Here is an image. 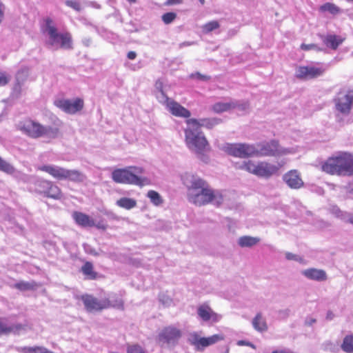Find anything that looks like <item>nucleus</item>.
Listing matches in <instances>:
<instances>
[{
  "label": "nucleus",
  "instance_id": "f257e3e1",
  "mask_svg": "<svg viewBox=\"0 0 353 353\" xmlns=\"http://www.w3.org/2000/svg\"><path fill=\"white\" fill-rule=\"evenodd\" d=\"M185 142L188 149L194 152L198 158L205 161L204 155L209 148V143L201 129L198 128L196 119H188L185 121Z\"/></svg>",
  "mask_w": 353,
  "mask_h": 353
},
{
  "label": "nucleus",
  "instance_id": "f03ea898",
  "mask_svg": "<svg viewBox=\"0 0 353 353\" xmlns=\"http://www.w3.org/2000/svg\"><path fill=\"white\" fill-rule=\"evenodd\" d=\"M41 30L48 37L46 45L49 48L54 50L59 48L72 50L73 48L71 34L69 32L59 33L57 28L53 26V21L50 18L44 19Z\"/></svg>",
  "mask_w": 353,
  "mask_h": 353
},
{
  "label": "nucleus",
  "instance_id": "7ed1b4c3",
  "mask_svg": "<svg viewBox=\"0 0 353 353\" xmlns=\"http://www.w3.org/2000/svg\"><path fill=\"white\" fill-rule=\"evenodd\" d=\"M324 172L343 176L353 174V157L352 154L344 152L339 156L329 159L322 166Z\"/></svg>",
  "mask_w": 353,
  "mask_h": 353
},
{
  "label": "nucleus",
  "instance_id": "20e7f679",
  "mask_svg": "<svg viewBox=\"0 0 353 353\" xmlns=\"http://www.w3.org/2000/svg\"><path fill=\"white\" fill-rule=\"evenodd\" d=\"M143 169L130 166L123 169H116L112 172V180L117 183L131 184L143 186L149 184V179L142 176Z\"/></svg>",
  "mask_w": 353,
  "mask_h": 353
},
{
  "label": "nucleus",
  "instance_id": "39448f33",
  "mask_svg": "<svg viewBox=\"0 0 353 353\" xmlns=\"http://www.w3.org/2000/svg\"><path fill=\"white\" fill-rule=\"evenodd\" d=\"M17 127L23 133L34 139L40 137L56 139L59 134L58 128L43 125L32 120L21 121L18 123Z\"/></svg>",
  "mask_w": 353,
  "mask_h": 353
},
{
  "label": "nucleus",
  "instance_id": "423d86ee",
  "mask_svg": "<svg viewBox=\"0 0 353 353\" xmlns=\"http://www.w3.org/2000/svg\"><path fill=\"white\" fill-rule=\"evenodd\" d=\"M190 203L202 206L209 203L219 206L223 202V196L219 190L210 187L207 182L201 189L188 200Z\"/></svg>",
  "mask_w": 353,
  "mask_h": 353
},
{
  "label": "nucleus",
  "instance_id": "0eeeda50",
  "mask_svg": "<svg viewBox=\"0 0 353 353\" xmlns=\"http://www.w3.org/2000/svg\"><path fill=\"white\" fill-rule=\"evenodd\" d=\"M38 170L46 172L57 180H68L74 183H81L86 179L85 175L77 170H68L56 165H43Z\"/></svg>",
  "mask_w": 353,
  "mask_h": 353
},
{
  "label": "nucleus",
  "instance_id": "6e6552de",
  "mask_svg": "<svg viewBox=\"0 0 353 353\" xmlns=\"http://www.w3.org/2000/svg\"><path fill=\"white\" fill-rule=\"evenodd\" d=\"M21 179L24 181H28L32 184L31 188L37 193L54 199H60L61 198V191L60 188L54 185L52 181L43 179L33 178L26 174H21Z\"/></svg>",
  "mask_w": 353,
  "mask_h": 353
},
{
  "label": "nucleus",
  "instance_id": "1a4fd4ad",
  "mask_svg": "<svg viewBox=\"0 0 353 353\" xmlns=\"http://www.w3.org/2000/svg\"><path fill=\"white\" fill-rule=\"evenodd\" d=\"M253 145L254 148V154L253 155L256 157H276L289 152L288 149L281 148L276 140Z\"/></svg>",
  "mask_w": 353,
  "mask_h": 353
},
{
  "label": "nucleus",
  "instance_id": "9d476101",
  "mask_svg": "<svg viewBox=\"0 0 353 353\" xmlns=\"http://www.w3.org/2000/svg\"><path fill=\"white\" fill-rule=\"evenodd\" d=\"M335 110L342 115L350 114L353 104V90H342L333 99Z\"/></svg>",
  "mask_w": 353,
  "mask_h": 353
},
{
  "label": "nucleus",
  "instance_id": "9b49d317",
  "mask_svg": "<svg viewBox=\"0 0 353 353\" xmlns=\"http://www.w3.org/2000/svg\"><path fill=\"white\" fill-rule=\"evenodd\" d=\"M181 336L182 332L179 329L174 326H168L159 332L157 341L161 347H171L178 343Z\"/></svg>",
  "mask_w": 353,
  "mask_h": 353
},
{
  "label": "nucleus",
  "instance_id": "f8f14e48",
  "mask_svg": "<svg viewBox=\"0 0 353 353\" xmlns=\"http://www.w3.org/2000/svg\"><path fill=\"white\" fill-rule=\"evenodd\" d=\"M221 150L229 155L243 159L252 157L254 154L253 144L226 143L221 147Z\"/></svg>",
  "mask_w": 353,
  "mask_h": 353
},
{
  "label": "nucleus",
  "instance_id": "ddd939ff",
  "mask_svg": "<svg viewBox=\"0 0 353 353\" xmlns=\"http://www.w3.org/2000/svg\"><path fill=\"white\" fill-rule=\"evenodd\" d=\"M182 181L187 188L188 200H189L193 194L199 192V190L205 185L207 183V181L200 176L189 172L183 175Z\"/></svg>",
  "mask_w": 353,
  "mask_h": 353
},
{
  "label": "nucleus",
  "instance_id": "4468645a",
  "mask_svg": "<svg viewBox=\"0 0 353 353\" xmlns=\"http://www.w3.org/2000/svg\"><path fill=\"white\" fill-rule=\"evenodd\" d=\"M182 181L187 188L188 200H189L193 194L199 192V190L205 185L207 183V181L200 176L189 172L183 175Z\"/></svg>",
  "mask_w": 353,
  "mask_h": 353
},
{
  "label": "nucleus",
  "instance_id": "2eb2a0df",
  "mask_svg": "<svg viewBox=\"0 0 353 353\" xmlns=\"http://www.w3.org/2000/svg\"><path fill=\"white\" fill-rule=\"evenodd\" d=\"M54 105L65 113L74 114L81 111L83 108V101L77 98L74 101L70 99H59L54 101Z\"/></svg>",
  "mask_w": 353,
  "mask_h": 353
},
{
  "label": "nucleus",
  "instance_id": "dca6fc26",
  "mask_svg": "<svg viewBox=\"0 0 353 353\" xmlns=\"http://www.w3.org/2000/svg\"><path fill=\"white\" fill-rule=\"evenodd\" d=\"M81 299L85 305V308L89 312L101 311L108 308V302L105 299H98L90 294H83Z\"/></svg>",
  "mask_w": 353,
  "mask_h": 353
},
{
  "label": "nucleus",
  "instance_id": "f3484780",
  "mask_svg": "<svg viewBox=\"0 0 353 353\" xmlns=\"http://www.w3.org/2000/svg\"><path fill=\"white\" fill-rule=\"evenodd\" d=\"M222 339L223 336L219 334H214L210 337H200L196 332H194L190 334L189 341L192 345L196 346L197 350H200Z\"/></svg>",
  "mask_w": 353,
  "mask_h": 353
},
{
  "label": "nucleus",
  "instance_id": "a211bd4d",
  "mask_svg": "<svg viewBox=\"0 0 353 353\" xmlns=\"http://www.w3.org/2000/svg\"><path fill=\"white\" fill-rule=\"evenodd\" d=\"M323 70L314 66H301L296 72V75L299 79H314L320 77L323 73Z\"/></svg>",
  "mask_w": 353,
  "mask_h": 353
},
{
  "label": "nucleus",
  "instance_id": "6ab92c4d",
  "mask_svg": "<svg viewBox=\"0 0 353 353\" xmlns=\"http://www.w3.org/2000/svg\"><path fill=\"white\" fill-rule=\"evenodd\" d=\"M283 181L292 189H299L303 186V181L297 170H293L285 173L283 176Z\"/></svg>",
  "mask_w": 353,
  "mask_h": 353
},
{
  "label": "nucleus",
  "instance_id": "aec40b11",
  "mask_svg": "<svg viewBox=\"0 0 353 353\" xmlns=\"http://www.w3.org/2000/svg\"><path fill=\"white\" fill-rule=\"evenodd\" d=\"M301 274L307 279L318 282L325 281L327 279L326 272L321 269L307 268L302 270Z\"/></svg>",
  "mask_w": 353,
  "mask_h": 353
},
{
  "label": "nucleus",
  "instance_id": "412c9836",
  "mask_svg": "<svg viewBox=\"0 0 353 353\" xmlns=\"http://www.w3.org/2000/svg\"><path fill=\"white\" fill-rule=\"evenodd\" d=\"M279 170V165H273L267 162H261L258 164L256 176L269 178L276 174Z\"/></svg>",
  "mask_w": 353,
  "mask_h": 353
},
{
  "label": "nucleus",
  "instance_id": "4be33fe9",
  "mask_svg": "<svg viewBox=\"0 0 353 353\" xmlns=\"http://www.w3.org/2000/svg\"><path fill=\"white\" fill-rule=\"evenodd\" d=\"M198 316L204 321L212 320V322H218L221 316L212 311L207 305H201L197 309Z\"/></svg>",
  "mask_w": 353,
  "mask_h": 353
},
{
  "label": "nucleus",
  "instance_id": "5701e85b",
  "mask_svg": "<svg viewBox=\"0 0 353 353\" xmlns=\"http://www.w3.org/2000/svg\"><path fill=\"white\" fill-rule=\"evenodd\" d=\"M320 38L322 42L329 48L336 50L340 45L343 43L345 39L341 36L328 34L326 35L321 34Z\"/></svg>",
  "mask_w": 353,
  "mask_h": 353
},
{
  "label": "nucleus",
  "instance_id": "b1692460",
  "mask_svg": "<svg viewBox=\"0 0 353 353\" xmlns=\"http://www.w3.org/2000/svg\"><path fill=\"white\" fill-rule=\"evenodd\" d=\"M168 110L172 113V114L176 117H180L183 118H189L191 115L190 112L180 105L179 103L174 100L168 103Z\"/></svg>",
  "mask_w": 353,
  "mask_h": 353
},
{
  "label": "nucleus",
  "instance_id": "393cba45",
  "mask_svg": "<svg viewBox=\"0 0 353 353\" xmlns=\"http://www.w3.org/2000/svg\"><path fill=\"white\" fill-rule=\"evenodd\" d=\"M72 217L75 222L80 226L83 228L93 227L94 225V221L88 215L79 212H74L72 214Z\"/></svg>",
  "mask_w": 353,
  "mask_h": 353
},
{
  "label": "nucleus",
  "instance_id": "a878e982",
  "mask_svg": "<svg viewBox=\"0 0 353 353\" xmlns=\"http://www.w3.org/2000/svg\"><path fill=\"white\" fill-rule=\"evenodd\" d=\"M252 325L259 332H265L268 330V323L261 312H258L252 321Z\"/></svg>",
  "mask_w": 353,
  "mask_h": 353
},
{
  "label": "nucleus",
  "instance_id": "bb28decb",
  "mask_svg": "<svg viewBox=\"0 0 353 353\" xmlns=\"http://www.w3.org/2000/svg\"><path fill=\"white\" fill-rule=\"evenodd\" d=\"M22 329L21 324L8 325L6 321L0 318V335L16 333Z\"/></svg>",
  "mask_w": 353,
  "mask_h": 353
},
{
  "label": "nucleus",
  "instance_id": "cd10ccee",
  "mask_svg": "<svg viewBox=\"0 0 353 353\" xmlns=\"http://www.w3.org/2000/svg\"><path fill=\"white\" fill-rule=\"evenodd\" d=\"M196 121L198 123V128L201 129V127L207 129H212L214 126L222 123V119L216 117L213 118H203L196 119Z\"/></svg>",
  "mask_w": 353,
  "mask_h": 353
},
{
  "label": "nucleus",
  "instance_id": "c85d7f7f",
  "mask_svg": "<svg viewBox=\"0 0 353 353\" xmlns=\"http://www.w3.org/2000/svg\"><path fill=\"white\" fill-rule=\"evenodd\" d=\"M260 241L259 237L242 236L238 239V244L241 248H251Z\"/></svg>",
  "mask_w": 353,
  "mask_h": 353
},
{
  "label": "nucleus",
  "instance_id": "c756f323",
  "mask_svg": "<svg viewBox=\"0 0 353 353\" xmlns=\"http://www.w3.org/2000/svg\"><path fill=\"white\" fill-rule=\"evenodd\" d=\"M237 106V103L234 101H230L228 103L218 102L213 105L212 110L216 113H221L226 112L232 108H234Z\"/></svg>",
  "mask_w": 353,
  "mask_h": 353
},
{
  "label": "nucleus",
  "instance_id": "7c9ffc66",
  "mask_svg": "<svg viewBox=\"0 0 353 353\" xmlns=\"http://www.w3.org/2000/svg\"><path fill=\"white\" fill-rule=\"evenodd\" d=\"M81 271L88 279L94 280L97 276V272L94 271V267L91 262L86 261L81 267Z\"/></svg>",
  "mask_w": 353,
  "mask_h": 353
},
{
  "label": "nucleus",
  "instance_id": "2f4dec72",
  "mask_svg": "<svg viewBox=\"0 0 353 353\" xmlns=\"http://www.w3.org/2000/svg\"><path fill=\"white\" fill-rule=\"evenodd\" d=\"M116 204L125 210H131L137 206V201L132 198L122 197L117 201Z\"/></svg>",
  "mask_w": 353,
  "mask_h": 353
},
{
  "label": "nucleus",
  "instance_id": "473e14b6",
  "mask_svg": "<svg viewBox=\"0 0 353 353\" xmlns=\"http://www.w3.org/2000/svg\"><path fill=\"white\" fill-rule=\"evenodd\" d=\"M0 171L8 174H16V176L21 174L17 172L15 168L10 163L7 162L0 157Z\"/></svg>",
  "mask_w": 353,
  "mask_h": 353
},
{
  "label": "nucleus",
  "instance_id": "72a5a7b5",
  "mask_svg": "<svg viewBox=\"0 0 353 353\" xmlns=\"http://www.w3.org/2000/svg\"><path fill=\"white\" fill-rule=\"evenodd\" d=\"M342 350L345 353H353V334L345 336L341 345Z\"/></svg>",
  "mask_w": 353,
  "mask_h": 353
},
{
  "label": "nucleus",
  "instance_id": "f704fd0d",
  "mask_svg": "<svg viewBox=\"0 0 353 353\" xmlns=\"http://www.w3.org/2000/svg\"><path fill=\"white\" fill-rule=\"evenodd\" d=\"M319 11L321 12H329L333 15L340 12V8L332 3H325L320 6Z\"/></svg>",
  "mask_w": 353,
  "mask_h": 353
},
{
  "label": "nucleus",
  "instance_id": "c9c22d12",
  "mask_svg": "<svg viewBox=\"0 0 353 353\" xmlns=\"http://www.w3.org/2000/svg\"><path fill=\"white\" fill-rule=\"evenodd\" d=\"M147 196L154 205L158 206L163 203V201L161 195L154 190L148 191Z\"/></svg>",
  "mask_w": 353,
  "mask_h": 353
},
{
  "label": "nucleus",
  "instance_id": "e433bc0d",
  "mask_svg": "<svg viewBox=\"0 0 353 353\" xmlns=\"http://www.w3.org/2000/svg\"><path fill=\"white\" fill-rule=\"evenodd\" d=\"M239 168L245 170L252 174L256 175L258 164L256 165L251 161H244L240 166Z\"/></svg>",
  "mask_w": 353,
  "mask_h": 353
},
{
  "label": "nucleus",
  "instance_id": "4c0bfd02",
  "mask_svg": "<svg viewBox=\"0 0 353 353\" xmlns=\"http://www.w3.org/2000/svg\"><path fill=\"white\" fill-rule=\"evenodd\" d=\"M220 27V24L217 21H211L210 22L206 23L202 27V32L204 34H208L213 30L219 28Z\"/></svg>",
  "mask_w": 353,
  "mask_h": 353
},
{
  "label": "nucleus",
  "instance_id": "58836bf2",
  "mask_svg": "<svg viewBox=\"0 0 353 353\" xmlns=\"http://www.w3.org/2000/svg\"><path fill=\"white\" fill-rule=\"evenodd\" d=\"M35 286L36 283L34 281H20L14 284V288L21 291L33 290L35 288Z\"/></svg>",
  "mask_w": 353,
  "mask_h": 353
},
{
  "label": "nucleus",
  "instance_id": "ea45409f",
  "mask_svg": "<svg viewBox=\"0 0 353 353\" xmlns=\"http://www.w3.org/2000/svg\"><path fill=\"white\" fill-rule=\"evenodd\" d=\"M105 301L108 302V308L114 307L117 309H123V301L121 299H115L113 300H110L109 299H105Z\"/></svg>",
  "mask_w": 353,
  "mask_h": 353
},
{
  "label": "nucleus",
  "instance_id": "a19ab883",
  "mask_svg": "<svg viewBox=\"0 0 353 353\" xmlns=\"http://www.w3.org/2000/svg\"><path fill=\"white\" fill-rule=\"evenodd\" d=\"M337 216H340L345 222L353 224V213H343L339 209L337 210Z\"/></svg>",
  "mask_w": 353,
  "mask_h": 353
},
{
  "label": "nucleus",
  "instance_id": "79ce46f5",
  "mask_svg": "<svg viewBox=\"0 0 353 353\" xmlns=\"http://www.w3.org/2000/svg\"><path fill=\"white\" fill-rule=\"evenodd\" d=\"M176 18V14L174 12H166L161 17L162 21L165 24L171 23Z\"/></svg>",
  "mask_w": 353,
  "mask_h": 353
},
{
  "label": "nucleus",
  "instance_id": "37998d69",
  "mask_svg": "<svg viewBox=\"0 0 353 353\" xmlns=\"http://www.w3.org/2000/svg\"><path fill=\"white\" fill-rule=\"evenodd\" d=\"M157 98L159 100L160 103L165 105L166 107L168 106V103L172 101V99H170L164 92H159L157 94Z\"/></svg>",
  "mask_w": 353,
  "mask_h": 353
},
{
  "label": "nucleus",
  "instance_id": "c03bdc74",
  "mask_svg": "<svg viewBox=\"0 0 353 353\" xmlns=\"http://www.w3.org/2000/svg\"><path fill=\"white\" fill-rule=\"evenodd\" d=\"M159 301L166 307H168L172 304V299L168 295L161 293L159 296Z\"/></svg>",
  "mask_w": 353,
  "mask_h": 353
},
{
  "label": "nucleus",
  "instance_id": "a18cd8bd",
  "mask_svg": "<svg viewBox=\"0 0 353 353\" xmlns=\"http://www.w3.org/2000/svg\"><path fill=\"white\" fill-rule=\"evenodd\" d=\"M323 347L325 350L334 352L338 349V344L331 341H326L323 343Z\"/></svg>",
  "mask_w": 353,
  "mask_h": 353
},
{
  "label": "nucleus",
  "instance_id": "49530a36",
  "mask_svg": "<svg viewBox=\"0 0 353 353\" xmlns=\"http://www.w3.org/2000/svg\"><path fill=\"white\" fill-rule=\"evenodd\" d=\"M301 48L303 50H315L317 52L323 50V49L322 48L319 47L316 44H314V43H311V44L303 43L301 46Z\"/></svg>",
  "mask_w": 353,
  "mask_h": 353
},
{
  "label": "nucleus",
  "instance_id": "de8ad7c7",
  "mask_svg": "<svg viewBox=\"0 0 353 353\" xmlns=\"http://www.w3.org/2000/svg\"><path fill=\"white\" fill-rule=\"evenodd\" d=\"M127 353H145L144 350L139 345L128 346Z\"/></svg>",
  "mask_w": 353,
  "mask_h": 353
},
{
  "label": "nucleus",
  "instance_id": "09e8293b",
  "mask_svg": "<svg viewBox=\"0 0 353 353\" xmlns=\"http://www.w3.org/2000/svg\"><path fill=\"white\" fill-rule=\"evenodd\" d=\"M65 3L66 6H68V7L72 8V9H74L76 11L79 12V11L81 10V5L77 1H72V0H66Z\"/></svg>",
  "mask_w": 353,
  "mask_h": 353
},
{
  "label": "nucleus",
  "instance_id": "8fccbe9b",
  "mask_svg": "<svg viewBox=\"0 0 353 353\" xmlns=\"http://www.w3.org/2000/svg\"><path fill=\"white\" fill-rule=\"evenodd\" d=\"M28 353H54L46 348L36 347L28 348Z\"/></svg>",
  "mask_w": 353,
  "mask_h": 353
},
{
  "label": "nucleus",
  "instance_id": "3c124183",
  "mask_svg": "<svg viewBox=\"0 0 353 353\" xmlns=\"http://www.w3.org/2000/svg\"><path fill=\"white\" fill-rule=\"evenodd\" d=\"M285 258H286V259H288L289 261H299V262L303 261V259L300 256L293 254V253H291V252H286Z\"/></svg>",
  "mask_w": 353,
  "mask_h": 353
},
{
  "label": "nucleus",
  "instance_id": "603ef678",
  "mask_svg": "<svg viewBox=\"0 0 353 353\" xmlns=\"http://www.w3.org/2000/svg\"><path fill=\"white\" fill-rule=\"evenodd\" d=\"M10 79L6 72L0 71V86L6 85Z\"/></svg>",
  "mask_w": 353,
  "mask_h": 353
},
{
  "label": "nucleus",
  "instance_id": "864d4df0",
  "mask_svg": "<svg viewBox=\"0 0 353 353\" xmlns=\"http://www.w3.org/2000/svg\"><path fill=\"white\" fill-rule=\"evenodd\" d=\"M290 314V310L287 308L284 310H280L278 312L279 318L281 319H286Z\"/></svg>",
  "mask_w": 353,
  "mask_h": 353
},
{
  "label": "nucleus",
  "instance_id": "5fc2aeb1",
  "mask_svg": "<svg viewBox=\"0 0 353 353\" xmlns=\"http://www.w3.org/2000/svg\"><path fill=\"white\" fill-rule=\"evenodd\" d=\"M192 78H196L197 79L203 81H206L210 80V77L207 75H203L201 74L200 72H196L194 74H192L190 76Z\"/></svg>",
  "mask_w": 353,
  "mask_h": 353
},
{
  "label": "nucleus",
  "instance_id": "6e6d98bb",
  "mask_svg": "<svg viewBox=\"0 0 353 353\" xmlns=\"http://www.w3.org/2000/svg\"><path fill=\"white\" fill-rule=\"evenodd\" d=\"M83 246L86 253L92 254L93 256H99V253L90 245L88 244H84Z\"/></svg>",
  "mask_w": 353,
  "mask_h": 353
},
{
  "label": "nucleus",
  "instance_id": "4d7b16f0",
  "mask_svg": "<svg viewBox=\"0 0 353 353\" xmlns=\"http://www.w3.org/2000/svg\"><path fill=\"white\" fill-rule=\"evenodd\" d=\"M316 322V319L307 316V317L305 318V325H307V326H312Z\"/></svg>",
  "mask_w": 353,
  "mask_h": 353
},
{
  "label": "nucleus",
  "instance_id": "13d9d810",
  "mask_svg": "<svg viewBox=\"0 0 353 353\" xmlns=\"http://www.w3.org/2000/svg\"><path fill=\"white\" fill-rule=\"evenodd\" d=\"M93 227H96L98 229L105 230L107 229L108 225L104 223L103 221H99L97 223H94V225Z\"/></svg>",
  "mask_w": 353,
  "mask_h": 353
},
{
  "label": "nucleus",
  "instance_id": "bf43d9fd",
  "mask_svg": "<svg viewBox=\"0 0 353 353\" xmlns=\"http://www.w3.org/2000/svg\"><path fill=\"white\" fill-rule=\"evenodd\" d=\"M237 344L239 345H247V346H250L254 349L256 348L255 345L254 344H252V343L249 342V341H243V340H241V341H239L237 342Z\"/></svg>",
  "mask_w": 353,
  "mask_h": 353
},
{
  "label": "nucleus",
  "instance_id": "052dcab7",
  "mask_svg": "<svg viewBox=\"0 0 353 353\" xmlns=\"http://www.w3.org/2000/svg\"><path fill=\"white\" fill-rule=\"evenodd\" d=\"M163 82L160 79H158L155 83V88L158 90V92L163 91Z\"/></svg>",
  "mask_w": 353,
  "mask_h": 353
},
{
  "label": "nucleus",
  "instance_id": "680f3d73",
  "mask_svg": "<svg viewBox=\"0 0 353 353\" xmlns=\"http://www.w3.org/2000/svg\"><path fill=\"white\" fill-rule=\"evenodd\" d=\"M194 44H195V42H194V41H185V42L179 43V48H183V47L190 46Z\"/></svg>",
  "mask_w": 353,
  "mask_h": 353
},
{
  "label": "nucleus",
  "instance_id": "e2e57ef3",
  "mask_svg": "<svg viewBox=\"0 0 353 353\" xmlns=\"http://www.w3.org/2000/svg\"><path fill=\"white\" fill-rule=\"evenodd\" d=\"M82 43L85 46L89 47L92 43V39L90 37L83 38Z\"/></svg>",
  "mask_w": 353,
  "mask_h": 353
},
{
  "label": "nucleus",
  "instance_id": "0e129e2a",
  "mask_svg": "<svg viewBox=\"0 0 353 353\" xmlns=\"http://www.w3.org/2000/svg\"><path fill=\"white\" fill-rule=\"evenodd\" d=\"M182 3V0H168L166 2V5H174V4H180Z\"/></svg>",
  "mask_w": 353,
  "mask_h": 353
},
{
  "label": "nucleus",
  "instance_id": "69168bd1",
  "mask_svg": "<svg viewBox=\"0 0 353 353\" xmlns=\"http://www.w3.org/2000/svg\"><path fill=\"white\" fill-rule=\"evenodd\" d=\"M325 318L328 321H332L334 318V314L332 311L329 310L327 312Z\"/></svg>",
  "mask_w": 353,
  "mask_h": 353
},
{
  "label": "nucleus",
  "instance_id": "338daca9",
  "mask_svg": "<svg viewBox=\"0 0 353 353\" xmlns=\"http://www.w3.org/2000/svg\"><path fill=\"white\" fill-rule=\"evenodd\" d=\"M127 57L129 59H134L137 57V53L134 51H130L128 54H127Z\"/></svg>",
  "mask_w": 353,
  "mask_h": 353
},
{
  "label": "nucleus",
  "instance_id": "774afa93",
  "mask_svg": "<svg viewBox=\"0 0 353 353\" xmlns=\"http://www.w3.org/2000/svg\"><path fill=\"white\" fill-rule=\"evenodd\" d=\"M89 6H92V7L96 8V9H100L101 8V6L98 3H97L95 1H90L89 3Z\"/></svg>",
  "mask_w": 353,
  "mask_h": 353
}]
</instances>
